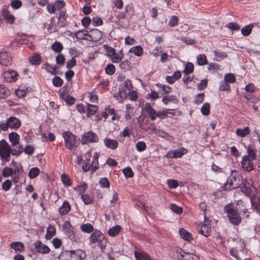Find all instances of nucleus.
I'll use <instances>...</instances> for the list:
<instances>
[{"mask_svg":"<svg viewBox=\"0 0 260 260\" xmlns=\"http://www.w3.org/2000/svg\"><path fill=\"white\" fill-rule=\"evenodd\" d=\"M23 152L22 146H19V149H12L7 142L2 139L0 141V157L3 161H9L10 155H19Z\"/></svg>","mask_w":260,"mask_h":260,"instance_id":"obj_1","label":"nucleus"},{"mask_svg":"<svg viewBox=\"0 0 260 260\" xmlns=\"http://www.w3.org/2000/svg\"><path fill=\"white\" fill-rule=\"evenodd\" d=\"M243 183L242 176L237 171H232L231 175L229 176L226 183L222 186L223 190H231L236 189L240 186Z\"/></svg>","mask_w":260,"mask_h":260,"instance_id":"obj_2","label":"nucleus"},{"mask_svg":"<svg viewBox=\"0 0 260 260\" xmlns=\"http://www.w3.org/2000/svg\"><path fill=\"white\" fill-rule=\"evenodd\" d=\"M224 211L226 213L231 223L235 225H238L241 223V217L238 213V211L237 210L236 207L235 208L233 203L226 205L224 207Z\"/></svg>","mask_w":260,"mask_h":260,"instance_id":"obj_3","label":"nucleus"},{"mask_svg":"<svg viewBox=\"0 0 260 260\" xmlns=\"http://www.w3.org/2000/svg\"><path fill=\"white\" fill-rule=\"evenodd\" d=\"M90 244H97L101 249L106 248L107 241L104 234L100 231L95 230L89 237Z\"/></svg>","mask_w":260,"mask_h":260,"instance_id":"obj_4","label":"nucleus"},{"mask_svg":"<svg viewBox=\"0 0 260 260\" xmlns=\"http://www.w3.org/2000/svg\"><path fill=\"white\" fill-rule=\"evenodd\" d=\"M144 110L149 114L152 120H155L156 117L160 119L166 118L168 116L169 111L165 110L156 112L155 110L152 107L149 103H146L145 104Z\"/></svg>","mask_w":260,"mask_h":260,"instance_id":"obj_5","label":"nucleus"},{"mask_svg":"<svg viewBox=\"0 0 260 260\" xmlns=\"http://www.w3.org/2000/svg\"><path fill=\"white\" fill-rule=\"evenodd\" d=\"M3 125L2 126L3 131H7L9 128L11 129H17L21 126L20 120L15 117H9L5 122H3Z\"/></svg>","mask_w":260,"mask_h":260,"instance_id":"obj_6","label":"nucleus"},{"mask_svg":"<svg viewBox=\"0 0 260 260\" xmlns=\"http://www.w3.org/2000/svg\"><path fill=\"white\" fill-rule=\"evenodd\" d=\"M64 139L66 147L69 149H72L73 147H77L78 142H77L76 136L69 131L64 132L62 134Z\"/></svg>","mask_w":260,"mask_h":260,"instance_id":"obj_7","label":"nucleus"},{"mask_svg":"<svg viewBox=\"0 0 260 260\" xmlns=\"http://www.w3.org/2000/svg\"><path fill=\"white\" fill-rule=\"evenodd\" d=\"M64 253L70 257L71 260H84L86 256L85 253L81 249L65 250Z\"/></svg>","mask_w":260,"mask_h":260,"instance_id":"obj_8","label":"nucleus"},{"mask_svg":"<svg viewBox=\"0 0 260 260\" xmlns=\"http://www.w3.org/2000/svg\"><path fill=\"white\" fill-rule=\"evenodd\" d=\"M98 141V136L92 132H88L83 136L81 142L82 144H85L89 142H96Z\"/></svg>","mask_w":260,"mask_h":260,"instance_id":"obj_9","label":"nucleus"},{"mask_svg":"<svg viewBox=\"0 0 260 260\" xmlns=\"http://www.w3.org/2000/svg\"><path fill=\"white\" fill-rule=\"evenodd\" d=\"M187 153V150L183 147H180L177 149L169 152L166 154L168 158H179Z\"/></svg>","mask_w":260,"mask_h":260,"instance_id":"obj_10","label":"nucleus"},{"mask_svg":"<svg viewBox=\"0 0 260 260\" xmlns=\"http://www.w3.org/2000/svg\"><path fill=\"white\" fill-rule=\"evenodd\" d=\"M11 57L8 52L2 51L0 52V63L2 65L8 66L11 64Z\"/></svg>","mask_w":260,"mask_h":260,"instance_id":"obj_11","label":"nucleus"},{"mask_svg":"<svg viewBox=\"0 0 260 260\" xmlns=\"http://www.w3.org/2000/svg\"><path fill=\"white\" fill-rule=\"evenodd\" d=\"M123 84L125 89L119 90V92L121 97L123 96L124 98H126L127 95V92L130 93V91L132 90L133 85L131 81L129 79L126 80Z\"/></svg>","mask_w":260,"mask_h":260,"instance_id":"obj_12","label":"nucleus"},{"mask_svg":"<svg viewBox=\"0 0 260 260\" xmlns=\"http://www.w3.org/2000/svg\"><path fill=\"white\" fill-rule=\"evenodd\" d=\"M17 73L13 70H9L8 71L5 72L3 73L4 78L5 80L8 82L16 81L17 80Z\"/></svg>","mask_w":260,"mask_h":260,"instance_id":"obj_13","label":"nucleus"},{"mask_svg":"<svg viewBox=\"0 0 260 260\" xmlns=\"http://www.w3.org/2000/svg\"><path fill=\"white\" fill-rule=\"evenodd\" d=\"M236 209L242 213V215L245 217H249V212L246 207L245 204L241 200H239L236 204Z\"/></svg>","mask_w":260,"mask_h":260,"instance_id":"obj_14","label":"nucleus"},{"mask_svg":"<svg viewBox=\"0 0 260 260\" xmlns=\"http://www.w3.org/2000/svg\"><path fill=\"white\" fill-rule=\"evenodd\" d=\"M35 247L38 252L43 254L48 253L50 251V248L47 245L43 244L39 240L36 242Z\"/></svg>","mask_w":260,"mask_h":260,"instance_id":"obj_15","label":"nucleus"},{"mask_svg":"<svg viewBox=\"0 0 260 260\" xmlns=\"http://www.w3.org/2000/svg\"><path fill=\"white\" fill-rule=\"evenodd\" d=\"M104 144L107 148L112 150L117 148L118 144L116 140L108 138L104 139Z\"/></svg>","mask_w":260,"mask_h":260,"instance_id":"obj_16","label":"nucleus"},{"mask_svg":"<svg viewBox=\"0 0 260 260\" xmlns=\"http://www.w3.org/2000/svg\"><path fill=\"white\" fill-rule=\"evenodd\" d=\"M41 57L38 53H33L29 58V62L32 65H39L41 62Z\"/></svg>","mask_w":260,"mask_h":260,"instance_id":"obj_17","label":"nucleus"},{"mask_svg":"<svg viewBox=\"0 0 260 260\" xmlns=\"http://www.w3.org/2000/svg\"><path fill=\"white\" fill-rule=\"evenodd\" d=\"M71 210V205L70 203L65 201L63 202L62 206L59 208L58 212L61 215L67 214Z\"/></svg>","mask_w":260,"mask_h":260,"instance_id":"obj_18","label":"nucleus"},{"mask_svg":"<svg viewBox=\"0 0 260 260\" xmlns=\"http://www.w3.org/2000/svg\"><path fill=\"white\" fill-rule=\"evenodd\" d=\"M19 136L16 132H12L9 135V141L13 147L18 145L19 142Z\"/></svg>","mask_w":260,"mask_h":260,"instance_id":"obj_19","label":"nucleus"},{"mask_svg":"<svg viewBox=\"0 0 260 260\" xmlns=\"http://www.w3.org/2000/svg\"><path fill=\"white\" fill-rule=\"evenodd\" d=\"M62 228L69 237H71L73 235V227L69 222L66 221L62 225Z\"/></svg>","mask_w":260,"mask_h":260,"instance_id":"obj_20","label":"nucleus"},{"mask_svg":"<svg viewBox=\"0 0 260 260\" xmlns=\"http://www.w3.org/2000/svg\"><path fill=\"white\" fill-rule=\"evenodd\" d=\"M11 248L15 250V252H22L24 250V245L22 242H13L10 244Z\"/></svg>","mask_w":260,"mask_h":260,"instance_id":"obj_21","label":"nucleus"},{"mask_svg":"<svg viewBox=\"0 0 260 260\" xmlns=\"http://www.w3.org/2000/svg\"><path fill=\"white\" fill-rule=\"evenodd\" d=\"M134 254L137 260H148L151 258L150 256L144 252H138L135 250Z\"/></svg>","mask_w":260,"mask_h":260,"instance_id":"obj_22","label":"nucleus"},{"mask_svg":"<svg viewBox=\"0 0 260 260\" xmlns=\"http://www.w3.org/2000/svg\"><path fill=\"white\" fill-rule=\"evenodd\" d=\"M56 234V229L54 225L49 224L47 229V233L45 237L47 239H51Z\"/></svg>","mask_w":260,"mask_h":260,"instance_id":"obj_23","label":"nucleus"},{"mask_svg":"<svg viewBox=\"0 0 260 260\" xmlns=\"http://www.w3.org/2000/svg\"><path fill=\"white\" fill-rule=\"evenodd\" d=\"M210 231V226L205 223L202 225L201 229L198 230V233L205 237H208L209 235Z\"/></svg>","mask_w":260,"mask_h":260,"instance_id":"obj_24","label":"nucleus"},{"mask_svg":"<svg viewBox=\"0 0 260 260\" xmlns=\"http://www.w3.org/2000/svg\"><path fill=\"white\" fill-rule=\"evenodd\" d=\"M121 229L120 225H116L109 229L108 231V235L112 237L116 236L119 233Z\"/></svg>","mask_w":260,"mask_h":260,"instance_id":"obj_25","label":"nucleus"},{"mask_svg":"<svg viewBox=\"0 0 260 260\" xmlns=\"http://www.w3.org/2000/svg\"><path fill=\"white\" fill-rule=\"evenodd\" d=\"M10 94V90L5 85L0 84V99H5Z\"/></svg>","mask_w":260,"mask_h":260,"instance_id":"obj_26","label":"nucleus"},{"mask_svg":"<svg viewBox=\"0 0 260 260\" xmlns=\"http://www.w3.org/2000/svg\"><path fill=\"white\" fill-rule=\"evenodd\" d=\"M250 129L248 127H245L244 128H237L236 131V135L240 137H244L249 134Z\"/></svg>","mask_w":260,"mask_h":260,"instance_id":"obj_27","label":"nucleus"},{"mask_svg":"<svg viewBox=\"0 0 260 260\" xmlns=\"http://www.w3.org/2000/svg\"><path fill=\"white\" fill-rule=\"evenodd\" d=\"M3 15L7 22L10 23H13L15 20L14 16L11 14L8 10H4L3 11Z\"/></svg>","mask_w":260,"mask_h":260,"instance_id":"obj_28","label":"nucleus"},{"mask_svg":"<svg viewBox=\"0 0 260 260\" xmlns=\"http://www.w3.org/2000/svg\"><path fill=\"white\" fill-rule=\"evenodd\" d=\"M156 86L160 89V91L161 95L168 94L172 91V88L169 86L166 85H161L159 83H157Z\"/></svg>","mask_w":260,"mask_h":260,"instance_id":"obj_29","label":"nucleus"},{"mask_svg":"<svg viewBox=\"0 0 260 260\" xmlns=\"http://www.w3.org/2000/svg\"><path fill=\"white\" fill-rule=\"evenodd\" d=\"M98 108L96 106L88 104L86 107V115L87 117H90L91 115H93L97 111Z\"/></svg>","mask_w":260,"mask_h":260,"instance_id":"obj_30","label":"nucleus"},{"mask_svg":"<svg viewBox=\"0 0 260 260\" xmlns=\"http://www.w3.org/2000/svg\"><path fill=\"white\" fill-rule=\"evenodd\" d=\"M123 57V54L122 53V51L121 50L117 53H115V54L110 58L112 62L114 63H118L121 61Z\"/></svg>","mask_w":260,"mask_h":260,"instance_id":"obj_31","label":"nucleus"},{"mask_svg":"<svg viewBox=\"0 0 260 260\" xmlns=\"http://www.w3.org/2000/svg\"><path fill=\"white\" fill-rule=\"evenodd\" d=\"M179 234L181 237L185 240L189 241L191 240L190 234L184 229L181 228L179 230Z\"/></svg>","mask_w":260,"mask_h":260,"instance_id":"obj_32","label":"nucleus"},{"mask_svg":"<svg viewBox=\"0 0 260 260\" xmlns=\"http://www.w3.org/2000/svg\"><path fill=\"white\" fill-rule=\"evenodd\" d=\"M51 48L55 53H60L63 49V46L60 42L55 41L52 44Z\"/></svg>","mask_w":260,"mask_h":260,"instance_id":"obj_33","label":"nucleus"},{"mask_svg":"<svg viewBox=\"0 0 260 260\" xmlns=\"http://www.w3.org/2000/svg\"><path fill=\"white\" fill-rule=\"evenodd\" d=\"M60 178L63 184L67 186H70L72 185V182L69 176L66 175L65 173H63L61 175Z\"/></svg>","mask_w":260,"mask_h":260,"instance_id":"obj_34","label":"nucleus"},{"mask_svg":"<svg viewBox=\"0 0 260 260\" xmlns=\"http://www.w3.org/2000/svg\"><path fill=\"white\" fill-rule=\"evenodd\" d=\"M253 26L252 24H250L249 25H246L245 27L242 28L241 31V33L244 36H249L253 28Z\"/></svg>","mask_w":260,"mask_h":260,"instance_id":"obj_35","label":"nucleus"},{"mask_svg":"<svg viewBox=\"0 0 260 260\" xmlns=\"http://www.w3.org/2000/svg\"><path fill=\"white\" fill-rule=\"evenodd\" d=\"M129 52L134 53L136 55L140 56L143 54V49L141 46H137L132 47L129 50Z\"/></svg>","mask_w":260,"mask_h":260,"instance_id":"obj_36","label":"nucleus"},{"mask_svg":"<svg viewBox=\"0 0 260 260\" xmlns=\"http://www.w3.org/2000/svg\"><path fill=\"white\" fill-rule=\"evenodd\" d=\"M247 152L249 157L251 158V160L253 161L256 159V154L254 149L252 148V146H248L247 147Z\"/></svg>","mask_w":260,"mask_h":260,"instance_id":"obj_37","label":"nucleus"},{"mask_svg":"<svg viewBox=\"0 0 260 260\" xmlns=\"http://www.w3.org/2000/svg\"><path fill=\"white\" fill-rule=\"evenodd\" d=\"M197 62L199 65L203 66L208 63L207 57L205 54H199L197 57Z\"/></svg>","mask_w":260,"mask_h":260,"instance_id":"obj_38","label":"nucleus"},{"mask_svg":"<svg viewBox=\"0 0 260 260\" xmlns=\"http://www.w3.org/2000/svg\"><path fill=\"white\" fill-rule=\"evenodd\" d=\"M81 230L86 233H91L94 231L93 227L90 223L83 224L81 226Z\"/></svg>","mask_w":260,"mask_h":260,"instance_id":"obj_39","label":"nucleus"},{"mask_svg":"<svg viewBox=\"0 0 260 260\" xmlns=\"http://www.w3.org/2000/svg\"><path fill=\"white\" fill-rule=\"evenodd\" d=\"M40 172V170L38 168H32L28 172V176L30 178L33 179L37 177L39 175Z\"/></svg>","mask_w":260,"mask_h":260,"instance_id":"obj_40","label":"nucleus"},{"mask_svg":"<svg viewBox=\"0 0 260 260\" xmlns=\"http://www.w3.org/2000/svg\"><path fill=\"white\" fill-rule=\"evenodd\" d=\"M87 188V184L85 182H83L81 184L78 185L77 186L75 187L74 190L77 191L79 194H83Z\"/></svg>","mask_w":260,"mask_h":260,"instance_id":"obj_41","label":"nucleus"},{"mask_svg":"<svg viewBox=\"0 0 260 260\" xmlns=\"http://www.w3.org/2000/svg\"><path fill=\"white\" fill-rule=\"evenodd\" d=\"M162 102L165 105H167L170 102H173L174 103H175L176 102H177V99L175 95H166L162 98Z\"/></svg>","mask_w":260,"mask_h":260,"instance_id":"obj_42","label":"nucleus"},{"mask_svg":"<svg viewBox=\"0 0 260 260\" xmlns=\"http://www.w3.org/2000/svg\"><path fill=\"white\" fill-rule=\"evenodd\" d=\"M104 47L106 51V54L109 58L113 56L116 53V50L113 48L107 45H104Z\"/></svg>","mask_w":260,"mask_h":260,"instance_id":"obj_43","label":"nucleus"},{"mask_svg":"<svg viewBox=\"0 0 260 260\" xmlns=\"http://www.w3.org/2000/svg\"><path fill=\"white\" fill-rule=\"evenodd\" d=\"M193 64L191 62H188L185 66L183 73L186 75H189L193 72Z\"/></svg>","mask_w":260,"mask_h":260,"instance_id":"obj_44","label":"nucleus"},{"mask_svg":"<svg viewBox=\"0 0 260 260\" xmlns=\"http://www.w3.org/2000/svg\"><path fill=\"white\" fill-rule=\"evenodd\" d=\"M176 253L179 260H186V258H185V256L189 255L188 253L183 251L181 249L177 250Z\"/></svg>","mask_w":260,"mask_h":260,"instance_id":"obj_45","label":"nucleus"},{"mask_svg":"<svg viewBox=\"0 0 260 260\" xmlns=\"http://www.w3.org/2000/svg\"><path fill=\"white\" fill-rule=\"evenodd\" d=\"M154 133L155 135L167 139H169L170 137V136L169 134L162 130L155 129Z\"/></svg>","mask_w":260,"mask_h":260,"instance_id":"obj_46","label":"nucleus"},{"mask_svg":"<svg viewBox=\"0 0 260 260\" xmlns=\"http://www.w3.org/2000/svg\"><path fill=\"white\" fill-rule=\"evenodd\" d=\"M210 105L208 103H205L201 108V112L204 115H208L210 113Z\"/></svg>","mask_w":260,"mask_h":260,"instance_id":"obj_47","label":"nucleus"},{"mask_svg":"<svg viewBox=\"0 0 260 260\" xmlns=\"http://www.w3.org/2000/svg\"><path fill=\"white\" fill-rule=\"evenodd\" d=\"M61 96L66 103L69 105H72L75 102V99L72 96L69 95H61Z\"/></svg>","mask_w":260,"mask_h":260,"instance_id":"obj_48","label":"nucleus"},{"mask_svg":"<svg viewBox=\"0 0 260 260\" xmlns=\"http://www.w3.org/2000/svg\"><path fill=\"white\" fill-rule=\"evenodd\" d=\"M115 72V66L111 63L108 64L105 68V72L106 74L112 75L114 74Z\"/></svg>","mask_w":260,"mask_h":260,"instance_id":"obj_49","label":"nucleus"},{"mask_svg":"<svg viewBox=\"0 0 260 260\" xmlns=\"http://www.w3.org/2000/svg\"><path fill=\"white\" fill-rule=\"evenodd\" d=\"M224 80L228 83H233L236 81L235 76L233 74H227L224 76Z\"/></svg>","mask_w":260,"mask_h":260,"instance_id":"obj_50","label":"nucleus"},{"mask_svg":"<svg viewBox=\"0 0 260 260\" xmlns=\"http://www.w3.org/2000/svg\"><path fill=\"white\" fill-rule=\"evenodd\" d=\"M225 27L232 30H238L240 27V25L235 22H230L226 24Z\"/></svg>","mask_w":260,"mask_h":260,"instance_id":"obj_51","label":"nucleus"},{"mask_svg":"<svg viewBox=\"0 0 260 260\" xmlns=\"http://www.w3.org/2000/svg\"><path fill=\"white\" fill-rule=\"evenodd\" d=\"M42 138L45 141H48L49 139L50 141L52 142L55 140V137L53 133H44L42 135Z\"/></svg>","mask_w":260,"mask_h":260,"instance_id":"obj_52","label":"nucleus"},{"mask_svg":"<svg viewBox=\"0 0 260 260\" xmlns=\"http://www.w3.org/2000/svg\"><path fill=\"white\" fill-rule=\"evenodd\" d=\"M81 198L84 204L86 205L91 204L93 202L92 198L88 194H82Z\"/></svg>","mask_w":260,"mask_h":260,"instance_id":"obj_53","label":"nucleus"},{"mask_svg":"<svg viewBox=\"0 0 260 260\" xmlns=\"http://www.w3.org/2000/svg\"><path fill=\"white\" fill-rule=\"evenodd\" d=\"M122 172L126 178L132 177L134 176V173L130 167L125 168L123 169Z\"/></svg>","mask_w":260,"mask_h":260,"instance_id":"obj_54","label":"nucleus"},{"mask_svg":"<svg viewBox=\"0 0 260 260\" xmlns=\"http://www.w3.org/2000/svg\"><path fill=\"white\" fill-rule=\"evenodd\" d=\"M56 63L60 66H62L64 64L65 58L62 54H59L56 57Z\"/></svg>","mask_w":260,"mask_h":260,"instance_id":"obj_55","label":"nucleus"},{"mask_svg":"<svg viewBox=\"0 0 260 260\" xmlns=\"http://www.w3.org/2000/svg\"><path fill=\"white\" fill-rule=\"evenodd\" d=\"M171 206V210L175 213H177L178 214H180L182 212V208L176 205L175 204H171L170 205Z\"/></svg>","mask_w":260,"mask_h":260,"instance_id":"obj_56","label":"nucleus"},{"mask_svg":"<svg viewBox=\"0 0 260 260\" xmlns=\"http://www.w3.org/2000/svg\"><path fill=\"white\" fill-rule=\"evenodd\" d=\"M54 86L56 87H60L63 84L62 80L58 76H55L52 80Z\"/></svg>","mask_w":260,"mask_h":260,"instance_id":"obj_57","label":"nucleus"},{"mask_svg":"<svg viewBox=\"0 0 260 260\" xmlns=\"http://www.w3.org/2000/svg\"><path fill=\"white\" fill-rule=\"evenodd\" d=\"M136 147L138 151L141 152L145 150L146 145L144 142L139 141L137 143L136 145Z\"/></svg>","mask_w":260,"mask_h":260,"instance_id":"obj_58","label":"nucleus"},{"mask_svg":"<svg viewBox=\"0 0 260 260\" xmlns=\"http://www.w3.org/2000/svg\"><path fill=\"white\" fill-rule=\"evenodd\" d=\"M230 89V85L224 80L220 83L219 90L220 91H229Z\"/></svg>","mask_w":260,"mask_h":260,"instance_id":"obj_59","label":"nucleus"},{"mask_svg":"<svg viewBox=\"0 0 260 260\" xmlns=\"http://www.w3.org/2000/svg\"><path fill=\"white\" fill-rule=\"evenodd\" d=\"M11 186H12L11 181L10 180H6L2 184V188L4 190L7 191L11 188Z\"/></svg>","mask_w":260,"mask_h":260,"instance_id":"obj_60","label":"nucleus"},{"mask_svg":"<svg viewBox=\"0 0 260 260\" xmlns=\"http://www.w3.org/2000/svg\"><path fill=\"white\" fill-rule=\"evenodd\" d=\"M204 97L205 95L203 93L198 94L195 97L194 103L197 105L201 104L204 101Z\"/></svg>","mask_w":260,"mask_h":260,"instance_id":"obj_61","label":"nucleus"},{"mask_svg":"<svg viewBox=\"0 0 260 260\" xmlns=\"http://www.w3.org/2000/svg\"><path fill=\"white\" fill-rule=\"evenodd\" d=\"M13 173V171L12 169L8 167H5L3 170L2 174L4 177H8L12 175Z\"/></svg>","mask_w":260,"mask_h":260,"instance_id":"obj_62","label":"nucleus"},{"mask_svg":"<svg viewBox=\"0 0 260 260\" xmlns=\"http://www.w3.org/2000/svg\"><path fill=\"white\" fill-rule=\"evenodd\" d=\"M167 184L170 188H175L178 185L177 181L174 179H169L167 180Z\"/></svg>","mask_w":260,"mask_h":260,"instance_id":"obj_63","label":"nucleus"},{"mask_svg":"<svg viewBox=\"0 0 260 260\" xmlns=\"http://www.w3.org/2000/svg\"><path fill=\"white\" fill-rule=\"evenodd\" d=\"M178 22V18L176 16H173L171 17L169 22V25L171 27H174L177 25Z\"/></svg>","mask_w":260,"mask_h":260,"instance_id":"obj_64","label":"nucleus"}]
</instances>
